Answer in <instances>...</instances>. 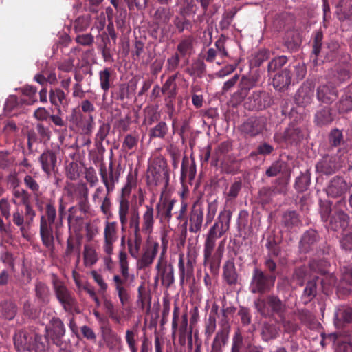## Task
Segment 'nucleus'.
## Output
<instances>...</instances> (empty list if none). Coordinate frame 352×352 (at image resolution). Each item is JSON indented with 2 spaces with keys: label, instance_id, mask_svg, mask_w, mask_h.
Here are the masks:
<instances>
[{
  "label": "nucleus",
  "instance_id": "0e129e2a",
  "mask_svg": "<svg viewBox=\"0 0 352 352\" xmlns=\"http://www.w3.org/2000/svg\"><path fill=\"white\" fill-rule=\"evenodd\" d=\"M138 142V137L132 134H128L125 136L122 142V148L124 151H128L135 148Z\"/></svg>",
  "mask_w": 352,
  "mask_h": 352
},
{
  "label": "nucleus",
  "instance_id": "6ab92c4d",
  "mask_svg": "<svg viewBox=\"0 0 352 352\" xmlns=\"http://www.w3.org/2000/svg\"><path fill=\"white\" fill-rule=\"evenodd\" d=\"M204 223V209L197 203L194 204L188 217L189 232L198 233L201 230Z\"/></svg>",
  "mask_w": 352,
  "mask_h": 352
},
{
  "label": "nucleus",
  "instance_id": "c9c22d12",
  "mask_svg": "<svg viewBox=\"0 0 352 352\" xmlns=\"http://www.w3.org/2000/svg\"><path fill=\"white\" fill-rule=\"evenodd\" d=\"M303 137V134L300 128L294 126H290L287 128L283 135L285 142L293 144L300 142Z\"/></svg>",
  "mask_w": 352,
  "mask_h": 352
},
{
  "label": "nucleus",
  "instance_id": "4468645a",
  "mask_svg": "<svg viewBox=\"0 0 352 352\" xmlns=\"http://www.w3.org/2000/svg\"><path fill=\"white\" fill-rule=\"evenodd\" d=\"M272 103V98L268 93L257 91L248 98L245 104L250 110H262L271 106Z\"/></svg>",
  "mask_w": 352,
  "mask_h": 352
},
{
  "label": "nucleus",
  "instance_id": "a18cd8bd",
  "mask_svg": "<svg viewBox=\"0 0 352 352\" xmlns=\"http://www.w3.org/2000/svg\"><path fill=\"white\" fill-rule=\"evenodd\" d=\"M129 228L131 230L132 234L143 233L141 226V218L138 211H133L128 217Z\"/></svg>",
  "mask_w": 352,
  "mask_h": 352
},
{
  "label": "nucleus",
  "instance_id": "603ef678",
  "mask_svg": "<svg viewBox=\"0 0 352 352\" xmlns=\"http://www.w3.org/2000/svg\"><path fill=\"white\" fill-rule=\"evenodd\" d=\"M340 113H346L352 110V95L346 94L342 96L337 104Z\"/></svg>",
  "mask_w": 352,
  "mask_h": 352
},
{
  "label": "nucleus",
  "instance_id": "13d9d810",
  "mask_svg": "<svg viewBox=\"0 0 352 352\" xmlns=\"http://www.w3.org/2000/svg\"><path fill=\"white\" fill-rule=\"evenodd\" d=\"M310 175L308 173H301L295 182V188L298 192H304L307 190L310 184Z\"/></svg>",
  "mask_w": 352,
  "mask_h": 352
},
{
  "label": "nucleus",
  "instance_id": "f257e3e1",
  "mask_svg": "<svg viewBox=\"0 0 352 352\" xmlns=\"http://www.w3.org/2000/svg\"><path fill=\"white\" fill-rule=\"evenodd\" d=\"M232 212L221 211L214 225L206 235L204 244V265H209L212 272L219 269L224 253V243L221 241L217 248V240L223 236L230 228Z\"/></svg>",
  "mask_w": 352,
  "mask_h": 352
},
{
  "label": "nucleus",
  "instance_id": "5fc2aeb1",
  "mask_svg": "<svg viewBox=\"0 0 352 352\" xmlns=\"http://www.w3.org/2000/svg\"><path fill=\"white\" fill-rule=\"evenodd\" d=\"M192 37L188 36L182 39L177 47V51L182 56H185L190 53L192 49Z\"/></svg>",
  "mask_w": 352,
  "mask_h": 352
},
{
  "label": "nucleus",
  "instance_id": "0eeeda50",
  "mask_svg": "<svg viewBox=\"0 0 352 352\" xmlns=\"http://www.w3.org/2000/svg\"><path fill=\"white\" fill-rule=\"evenodd\" d=\"M196 265V256L190 251H188L185 256L181 253L179 255L178 273L179 276V283L184 285L186 282H188L194 277L195 266Z\"/></svg>",
  "mask_w": 352,
  "mask_h": 352
},
{
  "label": "nucleus",
  "instance_id": "f8f14e48",
  "mask_svg": "<svg viewBox=\"0 0 352 352\" xmlns=\"http://www.w3.org/2000/svg\"><path fill=\"white\" fill-rule=\"evenodd\" d=\"M266 129V120L262 117H252L245 120L239 127L241 133L249 137H256Z\"/></svg>",
  "mask_w": 352,
  "mask_h": 352
},
{
  "label": "nucleus",
  "instance_id": "5701e85b",
  "mask_svg": "<svg viewBox=\"0 0 352 352\" xmlns=\"http://www.w3.org/2000/svg\"><path fill=\"white\" fill-rule=\"evenodd\" d=\"M41 168L47 175L50 176L54 171L56 162L57 156L54 151L47 150L44 151L39 157L38 159Z\"/></svg>",
  "mask_w": 352,
  "mask_h": 352
},
{
  "label": "nucleus",
  "instance_id": "4be33fe9",
  "mask_svg": "<svg viewBox=\"0 0 352 352\" xmlns=\"http://www.w3.org/2000/svg\"><path fill=\"white\" fill-rule=\"evenodd\" d=\"M141 217V226L143 234L150 236L153 232L155 225V212L151 205H145Z\"/></svg>",
  "mask_w": 352,
  "mask_h": 352
},
{
  "label": "nucleus",
  "instance_id": "a211bd4d",
  "mask_svg": "<svg viewBox=\"0 0 352 352\" xmlns=\"http://www.w3.org/2000/svg\"><path fill=\"white\" fill-rule=\"evenodd\" d=\"M48 336L50 337L54 344L57 346L61 345L60 339L65 333V327L63 321L57 317H53L49 326L46 327Z\"/></svg>",
  "mask_w": 352,
  "mask_h": 352
},
{
  "label": "nucleus",
  "instance_id": "4d7b16f0",
  "mask_svg": "<svg viewBox=\"0 0 352 352\" xmlns=\"http://www.w3.org/2000/svg\"><path fill=\"white\" fill-rule=\"evenodd\" d=\"M100 84L101 89L104 91V96L106 92L109 89L111 72L109 68H105L104 70L99 72Z\"/></svg>",
  "mask_w": 352,
  "mask_h": 352
},
{
  "label": "nucleus",
  "instance_id": "bf43d9fd",
  "mask_svg": "<svg viewBox=\"0 0 352 352\" xmlns=\"http://www.w3.org/2000/svg\"><path fill=\"white\" fill-rule=\"evenodd\" d=\"M35 292L36 297L43 302L48 301L50 295L49 287L42 282L36 283L35 285Z\"/></svg>",
  "mask_w": 352,
  "mask_h": 352
},
{
  "label": "nucleus",
  "instance_id": "864d4df0",
  "mask_svg": "<svg viewBox=\"0 0 352 352\" xmlns=\"http://www.w3.org/2000/svg\"><path fill=\"white\" fill-rule=\"evenodd\" d=\"M137 333L138 330L135 328L133 329H127L125 334L126 342L131 351V352H138L137 348Z\"/></svg>",
  "mask_w": 352,
  "mask_h": 352
},
{
  "label": "nucleus",
  "instance_id": "393cba45",
  "mask_svg": "<svg viewBox=\"0 0 352 352\" xmlns=\"http://www.w3.org/2000/svg\"><path fill=\"white\" fill-rule=\"evenodd\" d=\"M338 97L337 91L331 83L320 85L317 89V98L318 100L330 104Z\"/></svg>",
  "mask_w": 352,
  "mask_h": 352
},
{
  "label": "nucleus",
  "instance_id": "052dcab7",
  "mask_svg": "<svg viewBox=\"0 0 352 352\" xmlns=\"http://www.w3.org/2000/svg\"><path fill=\"white\" fill-rule=\"evenodd\" d=\"M111 126L109 124L102 123L96 135L95 142L97 146L102 145V142L105 140L108 135Z\"/></svg>",
  "mask_w": 352,
  "mask_h": 352
},
{
  "label": "nucleus",
  "instance_id": "c03bdc74",
  "mask_svg": "<svg viewBox=\"0 0 352 352\" xmlns=\"http://www.w3.org/2000/svg\"><path fill=\"white\" fill-rule=\"evenodd\" d=\"M168 131V128L166 123L162 121L160 122L156 126L150 129L149 137L151 139H163L166 135Z\"/></svg>",
  "mask_w": 352,
  "mask_h": 352
},
{
  "label": "nucleus",
  "instance_id": "a878e982",
  "mask_svg": "<svg viewBox=\"0 0 352 352\" xmlns=\"http://www.w3.org/2000/svg\"><path fill=\"white\" fill-rule=\"evenodd\" d=\"M229 333L230 326L227 324L217 332L212 344L210 352H222V348L228 342Z\"/></svg>",
  "mask_w": 352,
  "mask_h": 352
},
{
  "label": "nucleus",
  "instance_id": "ea45409f",
  "mask_svg": "<svg viewBox=\"0 0 352 352\" xmlns=\"http://www.w3.org/2000/svg\"><path fill=\"white\" fill-rule=\"evenodd\" d=\"M318 278L317 276H314L312 280L307 282L302 296L305 303L309 302L316 296L317 293L316 280Z\"/></svg>",
  "mask_w": 352,
  "mask_h": 352
},
{
  "label": "nucleus",
  "instance_id": "7ed1b4c3",
  "mask_svg": "<svg viewBox=\"0 0 352 352\" xmlns=\"http://www.w3.org/2000/svg\"><path fill=\"white\" fill-rule=\"evenodd\" d=\"M254 305L258 312L265 317L275 315L279 318L283 317L287 310L286 305L274 295H269L265 298H258L254 301Z\"/></svg>",
  "mask_w": 352,
  "mask_h": 352
},
{
  "label": "nucleus",
  "instance_id": "e2e57ef3",
  "mask_svg": "<svg viewBox=\"0 0 352 352\" xmlns=\"http://www.w3.org/2000/svg\"><path fill=\"white\" fill-rule=\"evenodd\" d=\"M287 62V58L285 56L276 57L268 63V71L270 72H275L285 65Z\"/></svg>",
  "mask_w": 352,
  "mask_h": 352
},
{
  "label": "nucleus",
  "instance_id": "338daca9",
  "mask_svg": "<svg viewBox=\"0 0 352 352\" xmlns=\"http://www.w3.org/2000/svg\"><path fill=\"white\" fill-rule=\"evenodd\" d=\"M335 318L338 320H342L346 322H351L352 309L350 307H343L339 309L335 314Z\"/></svg>",
  "mask_w": 352,
  "mask_h": 352
},
{
  "label": "nucleus",
  "instance_id": "de8ad7c7",
  "mask_svg": "<svg viewBox=\"0 0 352 352\" xmlns=\"http://www.w3.org/2000/svg\"><path fill=\"white\" fill-rule=\"evenodd\" d=\"M333 119L330 109L327 107L318 111L315 116V121L320 126L331 123Z\"/></svg>",
  "mask_w": 352,
  "mask_h": 352
},
{
  "label": "nucleus",
  "instance_id": "49530a36",
  "mask_svg": "<svg viewBox=\"0 0 352 352\" xmlns=\"http://www.w3.org/2000/svg\"><path fill=\"white\" fill-rule=\"evenodd\" d=\"M340 336L341 335L338 333H333L329 336V338L333 342H338L336 352H352V343L346 340L340 342Z\"/></svg>",
  "mask_w": 352,
  "mask_h": 352
},
{
  "label": "nucleus",
  "instance_id": "4c0bfd02",
  "mask_svg": "<svg viewBox=\"0 0 352 352\" xmlns=\"http://www.w3.org/2000/svg\"><path fill=\"white\" fill-rule=\"evenodd\" d=\"M83 259L84 264L86 267H91L95 265L98 260V256L96 249L89 245H85Z\"/></svg>",
  "mask_w": 352,
  "mask_h": 352
},
{
  "label": "nucleus",
  "instance_id": "b1692460",
  "mask_svg": "<svg viewBox=\"0 0 352 352\" xmlns=\"http://www.w3.org/2000/svg\"><path fill=\"white\" fill-rule=\"evenodd\" d=\"M314 95V90L311 85L303 84L296 94L295 102L300 107H306L311 104Z\"/></svg>",
  "mask_w": 352,
  "mask_h": 352
},
{
  "label": "nucleus",
  "instance_id": "72a5a7b5",
  "mask_svg": "<svg viewBox=\"0 0 352 352\" xmlns=\"http://www.w3.org/2000/svg\"><path fill=\"white\" fill-rule=\"evenodd\" d=\"M12 194L15 198L18 199L24 205L27 214L31 217L33 216L34 209L30 204L28 192L24 189L15 188L13 190Z\"/></svg>",
  "mask_w": 352,
  "mask_h": 352
},
{
  "label": "nucleus",
  "instance_id": "09e8293b",
  "mask_svg": "<svg viewBox=\"0 0 352 352\" xmlns=\"http://www.w3.org/2000/svg\"><path fill=\"white\" fill-rule=\"evenodd\" d=\"M187 72L192 76L201 78L206 72V65L203 60H197L192 63Z\"/></svg>",
  "mask_w": 352,
  "mask_h": 352
},
{
  "label": "nucleus",
  "instance_id": "2eb2a0df",
  "mask_svg": "<svg viewBox=\"0 0 352 352\" xmlns=\"http://www.w3.org/2000/svg\"><path fill=\"white\" fill-rule=\"evenodd\" d=\"M342 167L340 157L327 155L316 165V171L322 175H331Z\"/></svg>",
  "mask_w": 352,
  "mask_h": 352
},
{
  "label": "nucleus",
  "instance_id": "39448f33",
  "mask_svg": "<svg viewBox=\"0 0 352 352\" xmlns=\"http://www.w3.org/2000/svg\"><path fill=\"white\" fill-rule=\"evenodd\" d=\"M163 248L155 266L157 275L155 280L160 279L161 283L166 287H169L175 281L174 267L172 264L168 263L165 258L166 252V243L165 238L162 237Z\"/></svg>",
  "mask_w": 352,
  "mask_h": 352
},
{
  "label": "nucleus",
  "instance_id": "6e6d98bb",
  "mask_svg": "<svg viewBox=\"0 0 352 352\" xmlns=\"http://www.w3.org/2000/svg\"><path fill=\"white\" fill-rule=\"evenodd\" d=\"M170 16V10L165 8H158L154 14V19L157 24H164L168 23Z\"/></svg>",
  "mask_w": 352,
  "mask_h": 352
},
{
  "label": "nucleus",
  "instance_id": "473e14b6",
  "mask_svg": "<svg viewBox=\"0 0 352 352\" xmlns=\"http://www.w3.org/2000/svg\"><path fill=\"white\" fill-rule=\"evenodd\" d=\"M49 349V341L46 336L38 335L34 332V339L32 341L29 352H46Z\"/></svg>",
  "mask_w": 352,
  "mask_h": 352
},
{
  "label": "nucleus",
  "instance_id": "8fccbe9b",
  "mask_svg": "<svg viewBox=\"0 0 352 352\" xmlns=\"http://www.w3.org/2000/svg\"><path fill=\"white\" fill-rule=\"evenodd\" d=\"M318 239V234L316 230H310L306 232L300 241L301 245L305 249H308L313 245Z\"/></svg>",
  "mask_w": 352,
  "mask_h": 352
},
{
  "label": "nucleus",
  "instance_id": "680f3d73",
  "mask_svg": "<svg viewBox=\"0 0 352 352\" xmlns=\"http://www.w3.org/2000/svg\"><path fill=\"white\" fill-rule=\"evenodd\" d=\"M331 202L329 201H320V212L323 221H329L331 214Z\"/></svg>",
  "mask_w": 352,
  "mask_h": 352
},
{
  "label": "nucleus",
  "instance_id": "2f4dec72",
  "mask_svg": "<svg viewBox=\"0 0 352 352\" xmlns=\"http://www.w3.org/2000/svg\"><path fill=\"white\" fill-rule=\"evenodd\" d=\"M118 217L119 221L122 226V229L124 230L128 222V216L130 209V203L127 199V197L120 196L118 200Z\"/></svg>",
  "mask_w": 352,
  "mask_h": 352
},
{
  "label": "nucleus",
  "instance_id": "f704fd0d",
  "mask_svg": "<svg viewBox=\"0 0 352 352\" xmlns=\"http://www.w3.org/2000/svg\"><path fill=\"white\" fill-rule=\"evenodd\" d=\"M282 223L287 230H292L300 226L301 221L295 211H288L283 215Z\"/></svg>",
  "mask_w": 352,
  "mask_h": 352
},
{
  "label": "nucleus",
  "instance_id": "20e7f679",
  "mask_svg": "<svg viewBox=\"0 0 352 352\" xmlns=\"http://www.w3.org/2000/svg\"><path fill=\"white\" fill-rule=\"evenodd\" d=\"M45 213V216L41 217L40 234L43 245L48 249H52L54 247L52 225L56 217V210L54 204H47Z\"/></svg>",
  "mask_w": 352,
  "mask_h": 352
},
{
  "label": "nucleus",
  "instance_id": "bb28decb",
  "mask_svg": "<svg viewBox=\"0 0 352 352\" xmlns=\"http://www.w3.org/2000/svg\"><path fill=\"white\" fill-rule=\"evenodd\" d=\"M102 336L107 346L110 350L117 351L122 349L121 338L111 328L104 329Z\"/></svg>",
  "mask_w": 352,
  "mask_h": 352
},
{
  "label": "nucleus",
  "instance_id": "f3484780",
  "mask_svg": "<svg viewBox=\"0 0 352 352\" xmlns=\"http://www.w3.org/2000/svg\"><path fill=\"white\" fill-rule=\"evenodd\" d=\"M344 206V202L338 201L332 214L329 222V228L333 230L344 229L349 225V217L340 206Z\"/></svg>",
  "mask_w": 352,
  "mask_h": 352
},
{
  "label": "nucleus",
  "instance_id": "423d86ee",
  "mask_svg": "<svg viewBox=\"0 0 352 352\" xmlns=\"http://www.w3.org/2000/svg\"><path fill=\"white\" fill-rule=\"evenodd\" d=\"M146 179L148 185L155 186L164 184L165 188L168 186L169 175L166 170V162L164 159H157L148 167Z\"/></svg>",
  "mask_w": 352,
  "mask_h": 352
},
{
  "label": "nucleus",
  "instance_id": "9b49d317",
  "mask_svg": "<svg viewBox=\"0 0 352 352\" xmlns=\"http://www.w3.org/2000/svg\"><path fill=\"white\" fill-rule=\"evenodd\" d=\"M160 249L157 241L148 238L143 246L142 253L139 257L135 258L137 261V266L139 269H145L150 267L155 259Z\"/></svg>",
  "mask_w": 352,
  "mask_h": 352
},
{
  "label": "nucleus",
  "instance_id": "7c9ffc66",
  "mask_svg": "<svg viewBox=\"0 0 352 352\" xmlns=\"http://www.w3.org/2000/svg\"><path fill=\"white\" fill-rule=\"evenodd\" d=\"M223 277L230 285H235L238 280V274L233 261L228 260L223 267Z\"/></svg>",
  "mask_w": 352,
  "mask_h": 352
},
{
  "label": "nucleus",
  "instance_id": "1a4fd4ad",
  "mask_svg": "<svg viewBox=\"0 0 352 352\" xmlns=\"http://www.w3.org/2000/svg\"><path fill=\"white\" fill-rule=\"evenodd\" d=\"M102 183L105 186V190L102 186H98L92 195V200L95 204H101L100 210L102 212L107 215L109 214L111 210V199L109 194L113 190V185L110 184L107 177L102 175Z\"/></svg>",
  "mask_w": 352,
  "mask_h": 352
},
{
  "label": "nucleus",
  "instance_id": "a19ab883",
  "mask_svg": "<svg viewBox=\"0 0 352 352\" xmlns=\"http://www.w3.org/2000/svg\"><path fill=\"white\" fill-rule=\"evenodd\" d=\"M16 314V307L12 302H3L0 304V316L12 320Z\"/></svg>",
  "mask_w": 352,
  "mask_h": 352
},
{
  "label": "nucleus",
  "instance_id": "dca6fc26",
  "mask_svg": "<svg viewBox=\"0 0 352 352\" xmlns=\"http://www.w3.org/2000/svg\"><path fill=\"white\" fill-rule=\"evenodd\" d=\"M349 189V186L345 179L339 176L331 178L325 188V192L328 197L338 198L343 196Z\"/></svg>",
  "mask_w": 352,
  "mask_h": 352
},
{
  "label": "nucleus",
  "instance_id": "e433bc0d",
  "mask_svg": "<svg viewBox=\"0 0 352 352\" xmlns=\"http://www.w3.org/2000/svg\"><path fill=\"white\" fill-rule=\"evenodd\" d=\"M242 185L241 180L235 181L223 192V196L226 203L232 201L238 197L241 190Z\"/></svg>",
  "mask_w": 352,
  "mask_h": 352
},
{
  "label": "nucleus",
  "instance_id": "774afa93",
  "mask_svg": "<svg viewBox=\"0 0 352 352\" xmlns=\"http://www.w3.org/2000/svg\"><path fill=\"white\" fill-rule=\"evenodd\" d=\"M341 247L346 250H352V228L345 231L340 239Z\"/></svg>",
  "mask_w": 352,
  "mask_h": 352
},
{
  "label": "nucleus",
  "instance_id": "c85d7f7f",
  "mask_svg": "<svg viewBox=\"0 0 352 352\" xmlns=\"http://www.w3.org/2000/svg\"><path fill=\"white\" fill-rule=\"evenodd\" d=\"M175 201L173 199H164L156 205L157 215L164 221L169 222L172 218V210Z\"/></svg>",
  "mask_w": 352,
  "mask_h": 352
},
{
  "label": "nucleus",
  "instance_id": "6e6552de",
  "mask_svg": "<svg viewBox=\"0 0 352 352\" xmlns=\"http://www.w3.org/2000/svg\"><path fill=\"white\" fill-rule=\"evenodd\" d=\"M276 277L273 275H265L258 268L253 271L250 289L252 293H265L270 291L274 285Z\"/></svg>",
  "mask_w": 352,
  "mask_h": 352
},
{
  "label": "nucleus",
  "instance_id": "f03ea898",
  "mask_svg": "<svg viewBox=\"0 0 352 352\" xmlns=\"http://www.w3.org/2000/svg\"><path fill=\"white\" fill-rule=\"evenodd\" d=\"M52 287L55 296L66 312L79 313L78 302L75 295L67 288L63 281L53 274Z\"/></svg>",
  "mask_w": 352,
  "mask_h": 352
},
{
  "label": "nucleus",
  "instance_id": "9d476101",
  "mask_svg": "<svg viewBox=\"0 0 352 352\" xmlns=\"http://www.w3.org/2000/svg\"><path fill=\"white\" fill-rule=\"evenodd\" d=\"M328 265L329 263L324 260H313L309 263V268L312 272L324 275V278L321 280V284L323 292L326 294H328L331 289L337 284V279L334 274H327Z\"/></svg>",
  "mask_w": 352,
  "mask_h": 352
},
{
  "label": "nucleus",
  "instance_id": "3c124183",
  "mask_svg": "<svg viewBox=\"0 0 352 352\" xmlns=\"http://www.w3.org/2000/svg\"><path fill=\"white\" fill-rule=\"evenodd\" d=\"M137 184V178L130 171L126 179V184L122 188V195L121 196L128 197L133 188H135Z\"/></svg>",
  "mask_w": 352,
  "mask_h": 352
},
{
  "label": "nucleus",
  "instance_id": "69168bd1",
  "mask_svg": "<svg viewBox=\"0 0 352 352\" xmlns=\"http://www.w3.org/2000/svg\"><path fill=\"white\" fill-rule=\"evenodd\" d=\"M257 81L255 76H243L240 82L241 90L249 91L256 86Z\"/></svg>",
  "mask_w": 352,
  "mask_h": 352
},
{
  "label": "nucleus",
  "instance_id": "37998d69",
  "mask_svg": "<svg viewBox=\"0 0 352 352\" xmlns=\"http://www.w3.org/2000/svg\"><path fill=\"white\" fill-rule=\"evenodd\" d=\"M177 74L170 76L162 87V93L166 94L168 98H174L176 96V83L175 80Z\"/></svg>",
  "mask_w": 352,
  "mask_h": 352
},
{
  "label": "nucleus",
  "instance_id": "c756f323",
  "mask_svg": "<svg viewBox=\"0 0 352 352\" xmlns=\"http://www.w3.org/2000/svg\"><path fill=\"white\" fill-rule=\"evenodd\" d=\"M142 234L143 233L132 234L127 239L128 251L133 258L139 257L143 242Z\"/></svg>",
  "mask_w": 352,
  "mask_h": 352
},
{
  "label": "nucleus",
  "instance_id": "412c9836",
  "mask_svg": "<svg viewBox=\"0 0 352 352\" xmlns=\"http://www.w3.org/2000/svg\"><path fill=\"white\" fill-rule=\"evenodd\" d=\"M34 332L30 331H19L14 336V344L20 352L30 351Z\"/></svg>",
  "mask_w": 352,
  "mask_h": 352
},
{
  "label": "nucleus",
  "instance_id": "ddd939ff",
  "mask_svg": "<svg viewBox=\"0 0 352 352\" xmlns=\"http://www.w3.org/2000/svg\"><path fill=\"white\" fill-rule=\"evenodd\" d=\"M118 239V223L116 221H106L103 232L102 251L111 254L114 250V244Z\"/></svg>",
  "mask_w": 352,
  "mask_h": 352
},
{
  "label": "nucleus",
  "instance_id": "cd10ccee",
  "mask_svg": "<svg viewBox=\"0 0 352 352\" xmlns=\"http://www.w3.org/2000/svg\"><path fill=\"white\" fill-rule=\"evenodd\" d=\"M292 81V76L290 75V70L285 69L274 76L273 86L275 89L283 91L288 88Z\"/></svg>",
  "mask_w": 352,
  "mask_h": 352
},
{
  "label": "nucleus",
  "instance_id": "79ce46f5",
  "mask_svg": "<svg viewBox=\"0 0 352 352\" xmlns=\"http://www.w3.org/2000/svg\"><path fill=\"white\" fill-rule=\"evenodd\" d=\"M50 100L52 104L58 108L60 111V106L64 104L66 95L65 92L59 89H51L50 91Z\"/></svg>",
  "mask_w": 352,
  "mask_h": 352
},
{
  "label": "nucleus",
  "instance_id": "58836bf2",
  "mask_svg": "<svg viewBox=\"0 0 352 352\" xmlns=\"http://www.w3.org/2000/svg\"><path fill=\"white\" fill-rule=\"evenodd\" d=\"M287 69L290 70V75L294 82L302 80L307 74V67L303 63H298L293 66L289 65Z\"/></svg>",
  "mask_w": 352,
  "mask_h": 352
},
{
  "label": "nucleus",
  "instance_id": "aec40b11",
  "mask_svg": "<svg viewBox=\"0 0 352 352\" xmlns=\"http://www.w3.org/2000/svg\"><path fill=\"white\" fill-rule=\"evenodd\" d=\"M35 216L36 212L34 210L33 216L31 217L27 214L25 208V211H23L19 206H17L12 215V222L23 233L25 231L26 227H29L32 223Z\"/></svg>",
  "mask_w": 352,
  "mask_h": 352
}]
</instances>
